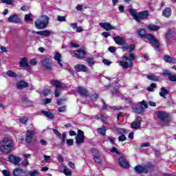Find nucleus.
<instances>
[{"mask_svg": "<svg viewBox=\"0 0 176 176\" xmlns=\"http://www.w3.org/2000/svg\"><path fill=\"white\" fill-rule=\"evenodd\" d=\"M137 34H138V36H140L142 38H145L146 35L147 34L146 30H145V29H144V28L139 29L137 31Z\"/></svg>", "mask_w": 176, "mask_h": 176, "instance_id": "28", "label": "nucleus"}, {"mask_svg": "<svg viewBox=\"0 0 176 176\" xmlns=\"http://www.w3.org/2000/svg\"><path fill=\"white\" fill-rule=\"evenodd\" d=\"M2 173H3V175L4 176H10V172H9L7 170H3Z\"/></svg>", "mask_w": 176, "mask_h": 176, "instance_id": "54", "label": "nucleus"}, {"mask_svg": "<svg viewBox=\"0 0 176 176\" xmlns=\"http://www.w3.org/2000/svg\"><path fill=\"white\" fill-rule=\"evenodd\" d=\"M34 24L38 30H43L44 28H46L47 24H49V16L43 15L40 19L36 21Z\"/></svg>", "mask_w": 176, "mask_h": 176, "instance_id": "3", "label": "nucleus"}, {"mask_svg": "<svg viewBox=\"0 0 176 176\" xmlns=\"http://www.w3.org/2000/svg\"><path fill=\"white\" fill-rule=\"evenodd\" d=\"M30 176H39V170H33L29 172Z\"/></svg>", "mask_w": 176, "mask_h": 176, "instance_id": "38", "label": "nucleus"}, {"mask_svg": "<svg viewBox=\"0 0 176 176\" xmlns=\"http://www.w3.org/2000/svg\"><path fill=\"white\" fill-rule=\"evenodd\" d=\"M162 16H164V17H170V16H171V8H165L162 12Z\"/></svg>", "mask_w": 176, "mask_h": 176, "instance_id": "29", "label": "nucleus"}, {"mask_svg": "<svg viewBox=\"0 0 176 176\" xmlns=\"http://www.w3.org/2000/svg\"><path fill=\"white\" fill-rule=\"evenodd\" d=\"M147 28L151 31H159L160 30V26L156 25H148Z\"/></svg>", "mask_w": 176, "mask_h": 176, "instance_id": "31", "label": "nucleus"}, {"mask_svg": "<svg viewBox=\"0 0 176 176\" xmlns=\"http://www.w3.org/2000/svg\"><path fill=\"white\" fill-rule=\"evenodd\" d=\"M129 14L131 16H133V19L135 20V21H138V23L141 22V19H147L148 16H149L148 11H142L140 12H137V10L133 8L129 9Z\"/></svg>", "mask_w": 176, "mask_h": 176, "instance_id": "2", "label": "nucleus"}, {"mask_svg": "<svg viewBox=\"0 0 176 176\" xmlns=\"http://www.w3.org/2000/svg\"><path fill=\"white\" fill-rule=\"evenodd\" d=\"M51 85L55 86L56 89H60L59 87L61 86V82H60V81L58 80H51Z\"/></svg>", "mask_w": 176, "mask_h": 176, "instance_id": "33", "label": "nucleus"}, {"mask_svg": "<svg viewBox=\"0 0 176 176\" xmlns=\"http://www.w3.org/2000/svg\"><path fill=\"white\" fill-rule=\"evenodd\" d=\"M94 160L98 164H101V157L98 155V154L94 155Z\"/></svg>", "mask_w": 176, "mask_h": 176, "instance_id": "37", "label": "nucleus"}, {"mask_svg": "<svg viewBox=\"0 0 176 176\" xmlns=\"http://www.w3.org/2000/svg\"><path fill=\"white\" fill-rule=\"evenodd\" d=\"M87 63L89 65H94V59L93 58H88Z\"/></svg>", "mask_w": 176, "mask_h": 176, "instance_id": "45", "label": "nucleus"}, {"mask_svg": "<svg viewBox=\"0 0 176 176\" xmlns=\"http://www.w3.org/2000/svg\"><path fill=\"white\" fill-rule=\"evenodd\" d=\"M8 23H19L20 22V18H19V15L17 14H14L11 15L8 18Z\"/></svg>", "mask_w": 176, "mask_h": 176, "instance_id": "19", "label": "nucleus"}, {"mask_svg": "<svg viewBox=\"0 0 176 176\" xmlns=\"http://www.w3.org/2000/svg\"><path fill=\"white\" fill-rule=\"evenodd\" d=\"M102 63H104V65H111V64H112V62H111L107 59L102 60Z\"/></svg>", "mask_w": 176, "mask_h": 176, "instance_id": "53", "label": "nucleus"}, {"mask_svg": "<svg viewBox=\"0 0 176 176\" xmlns=\"http://www.w3.org/2000/svg\"><path fill=\"white\" fill-rule=\"evenodd\" d=\"M112 94H113V96H118L119 95V90H118V89L112 90Z\"/></svg>", "mask_w": 176, "mask_h": 176, "instance_id": "61", "label": "nucleus"}, {"mask_svg": "<svg viewBox=\"0 0 176 176\" xmlns=\"http://www.w3.org/2000/svg\"><path fill=\"white\" fill-rule=\"evenodd\" d=\"M74 69L77 71V72H87V67L82 64H78L74 66Z\"/></svg>", "mask_w": 176, "mask_h": 176, "instance_id": "15", "label": "nucleus"}, {"mask_svg": "<svg viewBox=\"0 0 176 176\" xmlns=\"http://www.w3.org/2000/svg\"><path fill=\"white\" fill-rule=\"evenodd\" d=\"M70 27L73 28V30H76L78 28V23H71Z\"/></svg>", "mask_w": 176, "mask_h": 176, "instance_id": "57", "label": "nucleus"}, {"mask_svg": "<svg viewBox=\"0 0 176 176\" xmlns=\"http://www.w3.org/2000/svg\"><path fill=\"white\" fill-rule=\"evenodd\" d=\"M62 167L63 168V170H60V173H63V174H65V175H67V176L72 175V171H71V169L68 168L67 166L62 165Z\"/></svg>", "mask_w": 176, "mask_h": 176, "instance_id": "25", "label": "nucleus"}, {"mask_svg": "<svg viewBox=\"0 0 176 176\" xmlns=\"http://www.w3.org/2000/svg\"><path fill=\"white\" fill-rule=\"evenodd\" d=\"M52 93V91L50 89H45L43 91V96H49Z\"/></svg>", "mask_w": 176, "mask_h": 176, "instance_id": "49", "label": "nucleus"}, {"mask_svg": "<svg viewBox=\"0 0 176 176\" xmlns=\"http://www.w3.org/2000/svg\"><path fill=\"white\" fill-rule=\"evenodd\" d=\"M2 3H6L7 5H12L13 3V0H1Z\"/></svg>", "mask_w": 176, "mask_h": 176, "instance_id": "44", "label": "nucleus"}, {"mask_svg": "<svg viewBox=\"0 0 176 176\" xmlns=\"http://www.w3.org/2000/svg\"><path fill=\"white\" fill-rule=\"evenodd\" d=\"M41 113L49 119H54V118H56V114L52 113L50 111H46L45 110H41Z\"/></svg>", "mask_w": 176, "mask_h": 176, "instance_id": "20", "label": "nucleus"}, {"mask_svg": "<svg viewBox=\"0 0 176 176\" xmlns=\"http://www.w3.org/2000/svg\"><path fill=\"white\" fill-rule=\"evenodd\" d=\"M61 93V91L60 90V88H56L55 89V97H60V94Z\"/></svg>", "mask_w": 176, "mask_h": 176, "instance_id": "47", "label": "nucleus"}, {"mask_svg": "<svg viewBox=\"0 0 176 176\" xmlns=\"http://www.w3.org/2000/svg\"><path fill=\"white\" fill-rule=\"evenodd\" d=\"M102 36H104V38H108V36H111V34L107 32H104L102 33Z\"/></svg>", "mask_w": 176, "mask_h": 176, "instance_id": "59", "label": "nucleus"}, {"mask_svg": "<svg viewBox=\"0 0 176 176\" xmlns=\"http://www.w3.org/2000/svg\"><path fill=\"white\" fill-rule=\"evenodd\" d=\"M146 39H147L149 42V43H153L154 45L157 47V49H159L160 44L159 43V40L156 39L155 36L152 34L148 33L146 34Z\"/></svg>", "mask_w": 176, "mask_h": 176, "instance_id": "9", "label": "nucleus"}, {"mask_svg": "<svg viewBox=\"0 0 176 176\" xmlns=\"http://www.w3.org/2000/svg\"><path fill=\"white\" fill-rule=\"evenodd\" d=\"M32 137H34V133H29L26 134V138H25V141L28 143L31 142L32 141Z\"/></svg>", "mask_w": 176, "mask_h": 176, "instance_id": "34", "label": "nucleus"}, {"mask_svg": "<svg viewBox=\"0 0 176 176\" xmlns=\"http://www.w3.org/2000/svg\"><path fill=\"white\" fill-rule=\"evenodd\" d=\"M32 16V14L30 13L25 15V21H32V18L31 16Z\"/></svg>", "mask_w": 176, "mask_h": 176, "instance_id": "40", "label": "nucleus"}, {"mask_svg": "<svg viewBox=\"0 0 176 176\" xmlns=\"http://www.w3.org/2000/svg\"><path fill=\"white\" fill-rule=\"evenodd\" d=\"M14 176H27L25 171L20 168H16L13 171Z\"/></svg>", "mask_w": 176, "mask_h": 176, "instance_id": "16", "label": "nucleus"}, {"mask_svg": "<svg viewBox=\"0 0 176 176\" xmlns=\"http://www.w3.org/2000/svg\"><path fill=\"white\" fill-rule=\"evenodd\" d=\"M129 60L133 63L135 60V56L133 53L129 52Z\"/></svg>", "mask_w": 176, "mask_h": 176, "instance_id": "48", "label": "nucleus"}, {"mask_svg": "<svg viewBox=\"0 0 176 176\" xmlns=\"http://www.w3.org/2000/svg\"><path fill=\"white\" fill-rule=\"evenodd\" d=\"M78 93L80 94V96H81L82 97H87V96H89L87 89L82 87H78Z\"/></svg>", "mask_w": 176, "mask_h": 176, "instance_id": "22", "label": "nucleus"}, {"mask_svg": "<svg viewBox=\"0 0 176 176\" xmlns=\"http://www.w3.org/2000/svg\"><path fill=\"white\" fill-rule=\"evenodd\" d=\"M74 54L77 58L82 59L85 58V56H86V52L82 50H79L74 52Z\"/></svg>", "mask_w": 176, "mask_h": 176, "instance_id": "17", "label": "nucleus"}, {"mask_svg": "<svg viewBox=\"0 0 176 176\" xmlns=\"http://www.w3.org/2000/svg\"><path fill=\"white\" fill-rule=\"evenodd\" d=\"M119 64L125 69H127V68H131V67H133V62L127 56H123L122 60L120 61Z\"/></svg>", "mask_w": 176, "mask_h": 176, "instance_id": "7", "label": "nucleus"}, {"mask_svg": "<svg viewBox=\"0 0 176 176\" xmlns=\"http://www.w3.org/2000/svg\"><path fill=\"white\" fill-rule=\"evenodd\" d=\"M147 79L149 80H153V82H157L159 80V76H156L155 75H148L147 76Z\"/></svg>", "mask_w": 176, "mask_h": 176, "instance_id": "35", "label": "nucleus"}, {"mask_svg": "<svg viewBox=\"0 0 176 176\" xmlns=\"http://www.w3.org/2000/svg\"><path fill=\"white\" fill-rule=\"evenodd\" d=\"M45 131H47L48 133H58V131L56 129L49 128H47Z\"/></svg>", "mask_w": 176, "mask_h": 176, "instance_id": "52", "label": "nucleus"}, {"mask_svg": "<svg viewBox=\"0 0 176 176\" xmlns=\"http://www.w3.org/2000/svg\"><path fill=\"white\" fill-rule=\"evenodd\" d=\"M43 66L45 69L50 71L52 69V60L49 58H45L42 61Z\"/></svg>", "mask_w": 176, "mask_h": 176, "instance_id": "11", "label": "nucleus"}, {"mask_svg": "<svg viewBox=\"0 0 176 176\" xmlns=\"http://www.w3.org/2000/svg\"><path fill=\"white\" fill-rule=\"evenodd\" d=\"M21 10L23 12H27L30 9L27 6H23L21 8Z\"/></svg>", "mask_w": 176, "mask_h": 176, "instance_id": "63", "label": "nucleus"}, {"mask_svg": "<svg viewBox=\"0 0 176 176\" xmlns=\"http://www.w3.org/2000/svg\"><path fill=\"white\" fill-rule=\"evenodd\" d=\"M29 85L28 82L21 80L16 83L17 89H25V87H28Z\"/></svg>", "mask_w": 176, "mask_h": 176, "instance_id": "23", "label": "nucleus"}, {"mask_svg": "<svg viewBox=\"0 0 176 176\" xmlns=\"http://www.w3.org/2000/svg\"><path fill=\"white\" fill-rule=\"evenodd\" d=\"M97 98H98V94H94L91 96V101H96V100H97Z\"/></svg>", "mask_w": 176, "mask_h": 176, "instance_id": "51", "label": "nucleus"}, {"mask_svg": "<svg viewBox=\"0 0 176 176\" xmlns=\"http://www.w3.org/2000/svg\"><path fill=\"white\" fill-rule=\"evenodd\" d=\"M6 76H9L10 78H16L17 76V74H16V73H14L12 70H8L6 72Z\"/></svg>", "mask_w": 176, "mask_h": 176, "instance_id": "36", "label": "nucleus"}, {"mask_svg": "<svg viewBox=\"0 0 176 176\" xmlns=\"http://www.w3.org/2000/svg\"><path fill=\"white\" fill-rule=\"evenodd\" d=\"M140 127H141V121L140 120H135L131 124V129H133V130H138Z\"/></svg>", "mask_w": 176, "mask_h": 176, "instance_id": "27", "label": "nucleus"}, {"mask_svg": "<svg viewBox=\"0 0 176 176\" xmlns=\"http://www.w3.org/2000/svg\"><path fill=\"white\" fill-rule=\"evenodd\" d=\"M19 122H20L21 123H22V124H27V122H28V118L24 117V118H21V119L19 120Z\"/></svg>", "mask_w": 176, "mask_h": 176, "instance_id": "42", "label": "nucleus"}, {"mask_svg": "<svg viewBox=\"0 0 176 176\" xmlns=\"http://www.w3.org/2000/svg\"><path fill=\"white\" fill-rule=\"evenodd\" d=\"M19 65L20 67H22V68H26V69H30V65H28L26 58H23L21 59V61L19 62Z\"/></svg>", "mask_w": 176, "mask_h": 176, "instance_id": "21", "label": "nucleus"}, {"mask_svg": "<svg viewBox=\"0 0 176 176\" xmlns=\"http://www.w3.org/2000/svg\"><path fill=\"white\" fill-rule=\"evenodd\" d=\"M118 163L121 167H123V168H129V166H130L129 164V162H127V160H126L123 157H121L118 160Z\"/></svg>", "mask_w": 176, "mask_h": 176, "instance_id": "18", "label": "nucleus"}, {"mask_svg": "<svg viewBox=\"0 0 176 176\" xmlns=\"http://www.w3.org/2000/svg\"><path fill=\"white\" fill-rule=\"evenodd\" d=\"M119 141H126V136L122 135L118 138Z\"/></svg>", "mask_w": 176, "mask_h": 176, "instance_id": "64", "label": "nucleus"}, {"mask_svg": "<svg viewBox=\"0 0 176 176\" xmlns=\"http://www.w3.org/2000/svg\"><path fill=\"white\" fill-rule=\"evenodd\" d=\"M67 144L69 146H72V145H74V140L72 139L67 140Z\"/></svg>", "mask_w": 176, "mask_h": 176, "instance_id": "50", "label": "nucleus"}, {"mask_svg": "<svg viewBox=\"0 0 176 176\" xmlns=\"http://www.w3.org/2000/svg\"><path fill=\"white\" fill-rule=\"evenodd\" d=\"M57 160L58 162H59L60 163H63L64 162V157H63V156L61 155H58L57 157Z\"/></svg>", "mask_w": 176, "mask_h": 176, "instance_id": "56", "label": "nucleus"}, {"mask_svg": "<svg viewBox=\"0 0 176 176\" xmlns=\"http://www.w3.org/2000/svg\"><path fill=\"white\" fill-rule=\"evenodd\" d=\"M8 160L9 162H10V163H12L13 164H19L21 159L20 158V157L14 156V155H10L8 157Z\"/></svg>", "mask_w": 176, "mask_h": 176, "instance_id": "14", "label": "nucleus"}, {"mask_svg": "<svg viewBox=\"0 0 176 176\" xmlns=\"http://www.w3.org/2000/svg\"><path fill=\"white\" fill-rule=\"evenodd\" d=\"M66 138H67V135H65V133H63L61 136L62 144H64V142H65Z\"/></svg>", "mask_w": 176, "mask_h": 176, "instance_id": "62", "label": "nucleus"}, {"mask_svg": "<svg viewBox=\"0 0 176 176\" xmlns=\"http://www.w3.org/2000/svg\"><path fill=\"white\" fill-rule=\"evenodd\" d=\"M148 108V102L145 100L140 102V104H134L133 107V111L136 113H144L145 109Z\"/></svg>", "mask_w": 176, "mask_h": 176, "instance_id": "4", "label": "nucleus"}, {"mask_svg": "<svg viewBox=\"0 0 176 176\" xmlns=\"http://www.w3.org/2000/svg\"><path fill=\"white\" fill-rule=\"evenodd\" d=\"M160 90L161 91L160 92V96L166 98V96L168 94V91L163 87L160 89Z\"/></svg>", "mask_w": 176, "mask_h": 176, "instance_id": "30", "label": "nucleus"}, {"mask_svg": "<svg viewBox=\"0 0 176 176\" xmlns=\"http://www.w3.org/2000/svg\"><path fill=\"white\" fill-rule=\"evenodd\" d=\"M156 83H151V86L147 88L148 91H153V89L156 88Z\"/></svg>", "mask_w": 176, "mask_h": 176, "instance_id": "41", "label": "nucleus"}, {"mask_svg": "<svg viewBox=\"0 0 176 176\" xmlns=\"http://www.w3.org/2000/svg\"><path fill=\"white\" fill-rule=\"evenodd\" d=\"M13 150V141L9 138H4L0 142V152L10 153Z\"/></svg>", "mask_w": 176, "mask_h": 176, "instance_id": "1", "label": "nucleus"}, {"mask_svg": "<svg viewBox=\"0 0 176 176\" xmlns=\"http://www.w3.org/2000/svg\"><path fill=\"white\" fill-rule=\"evenodd\" d=\"M65 111H67L65 106H63L58 108V112H65Z\"/></svg>", "mask_w": 176, "mask_h": 176, "instance_id": "55", "label": "nucleus"}, {"mask_svg": "<svg viewBox=\"0 0 176 176\" xmlns=\"http://www.w3.org/2000/svg\"><path fill=\"white\" fill-rule=\"evenodd\" d=\"M52 102V98H45L43 99L41 101L42 105H45L46 104H50Z\"/></svg>", "mask_w": 176, "mask_h": 176, "instance_id": "39", "label": "nucleus"}, {"mask_svg": "<svg viewBox=\"0 0 176 176\" xmlns=\"http://www.w3.org/2000/svg\"><path fill=\"white\" fill-rule=\"evenodd\" d=\"M164 59L166 63H169L170 64L173 63H175V59L173 58V57L169 56H164Z\"/></svg>", "mask_w": 176, "mask_h": 176, "instance_id": "32", "label": "nucleus"}, {"mask_svg": "<svg viewBox=\"0 0 176 176\" xmlns=\"http://www.w3.org/2000/svg\"><path fill=\"white\" fill-rule=\"evenodd\" d=\"M117 133H126V129L122 128H118L116 129Z\"/></svg>", "mask_w": 176, "mask_h": 176, "instance_id": "60", "label": "nucleus"}, {"mask_svg": "<svg viewBox=\"0 0 176 176\" xmlns=\"http://www.w3.org/2000/svg\"><path fill=\"white\" fill-rule=\"evenodd\" d=\"M163 75L164 76H168V80L170 82H176V74H173L168 70H164Z\"/></svg>", "mask_w": 176, "mask_h": 176, "instance_id": "12", "label": "nucleus"}, {"mask_svg": "<svg viewBox=\"0 0 176 176\" xmlns=\"http://www.w3.org/2000/svg\"><path fill=\"white\" fill-rule=\"evenodd\" d=\"M55 61L58 63V64L60 65V68H63V63H61L62 61V58H61V54L57 52L54 57Z\"/></svg>", "mask_w": 176, "mask_h": 176, "instance_id": "24", "label": "nucleus"}, {"mask_svg": "<svg viewBox=\"0 0 176 176\" xmlns=\"http://www.w3.org/2000/svg\"><path fill=\"white\" fill-rule=\"evenodd\" d=\"M76 142L78 146H80L85 142V134L83 133H78L76 137Z\"/></svg>", "mask_w": 176, "mask_h": 176, "instance_id": "10", "label": "nucleus"}, {"mask_svg": "<svg viewBox=\"0 0 176 176\" xmlns=\"http://www.w3.org/2000/svg\"><path fill=\"white\" fill-rule=\"evenodd\" d=\"M57 20L58 21H60V22L67 21V19H65V16H58Z\"/></svg>", "mask_w": 176, "mask_h": 176, "instance_id": "46", "label": "nucleus"}, {"mask_svg": "<svg viewBox=\"0 0 176 176\" xmlns=\"http://www.w3.org/2000/svg\"><path fill=\"white\" fill-rule=\"evenodd\" d=\"M153 168V165L152 164H148V165H145L144 166L138 165L135 167V170L137 173H149Z\"/></svg>", "mask_w": 176, "mask_h": 176, "instance_id": "6", "label": "nucleus"}, {"mask_svg": "<svg viewBox=\"0 0 176 176\" xmlns=\"http://www.w3.org/2000/svg\"><path fill=\"white\" fill-rule=\"evenodd\" d=\"M128 49H130L129 53H131V52H133L134 49H135V46L134 45H128Z\"/></svg>", "mask_w": 176, "mask_h": 176, "instance_id": "58", "label": "nucleus"}, {"mask_svg": "<svg viewBox=\"0 0 176 176\" xmlns=\"http://www.w3.org/2000/svg\"><path fill=\"white\" fill-rule=\"evenodd\" d=\"M113 39L116 45L122 46V49H124V50H129V44L126 42V39H124V38L118 36L113 37Z\"/></svg>", "mask_w": 176, "mask_h": 176, "instance_id": "5", "label": "nucleus"}, {"mask_svg": "<svg viewBox=\"0 0 176 176\" xmlns=\"http://www.w3.org/2000/svg\"><path fill=\"white\" fill-rule=\"evenodd\" d=\"M99 25L100 27H101V28H103L106 31H111L112 30H115V26H112V25H111V23L108 22L100 23Z\"/></svg>", "mask_w": 176, "mask_h": 176, "instance_id": "13", "label": "nucleus"}, {"mask_svg": "<svg viewBox=\"0 0 176 176\" xmlns=\"http://www.w3.org/2000/svg\"><path fill=\"white\" fill-rule=\"evenodd\" d=\"M156 116L162 123H168V113L162 111H156Z\"/></svg>", "mask_w": 176, "mask_h": 176, "instance_id": "8", "label": "nucleus"}, {"mask_svg": "<svg viewBox=\"0 0 176 176\" xmlns=\"http://www.w3.org/2000/svg\"><path fill=\"white\" fill-rule=\"evenodd\" d=\"M36 34H37V35H41V36H50V35H52V32L46 30L36 32Z\"/></svg>", "mask_w": 176, "mask_h": 176, "instance_id": "26", "label": "nucleus"}, {"mask_svg": "<svg viewBox=\"0 0 176 176\" xmlns=\"http://www.w3.org/2000/svg\"><path fill=\"white\" fill-rule=\"evenodd\" d=\"M98 133H105L107 131V128L105 126H102V128H99L97 129Z\"/></svg>", "mask_w": 176, "mask_h": 176, "instance_id": "43", "label": "nucleus"}]
</instances>
